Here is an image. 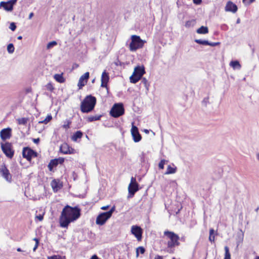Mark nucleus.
Returning a JSON list of instances; mask_svg holds the SVG:
<instances>
[{"mask_svg":"<svg viewBox=\"0 0 259 259\" xmlns=\"http://www.w3.org/2000/svg\"><path fill=\"white\" fill-rule=\"evenodd\" d=\"M9 28L13 31H15L16 29V25L14 22L11 23Z\"/></svg>","mask_w":259,"mask_h":259,"instance_id":"42","label":"nucleus"},{"mask_svg":"<svg viewBox=\"0 0 259 259\" xmlns=\"http://www.w3.org/2000/svg\"><path fill=\"white\" fill-rule=\"evenodd\" d=\"M166 161L164 159H162L160 161V162L159 163V164H158V166L160 169L164 168V165Z\"/></svg>","mask_w":259,"mask_h":259,"instance_id":"38","label":"nucleus"},{"mask_svg":"<svg viewBox=\"0 0 259 259\" xmlns=\"http://www.w3.org/2000/svg\"><path fill=\"white\" fill-rule=\"evenodd\" d=\"M109 79V77L108 73L104 71L102 74L101 86L103 88H107Z\"/></svg>","mask_w":259,"mask_h":259,"instance_id":"17","label":"nucleus"},{"mask_svg":"<svg viewBox=\"0 0 259 259\" xmlns=\"http://www.w3.org/2000/svg\"><path fill=\"white\" fill-rule=\"evenodd\" d=\"M57 160L56 159H52L51 160L48 164V168L50 171H52L54 167H56L58 165Z\"/></svg>","mask_w":259,"mask_h":259,"instance_id":"26","label":"nucleus"},{"mask_svg":"<svg viewBox=\"0 0 259 259\" xmlns=\"http://www.w3.org/2000/svg\"><path fill=\"white\" fill-rule=\"evenodd\" d=\"M196 32L198 34H205L208 32V29L206 26H202L197 29Z\"/></svg>","mask_w":259,"mask_h":259,"instance_id":"22","label":"nucleus"},{"mask_svg":"<svg viewBox=\"0 0 259 259\" xmlns=\"http://www.w3.org/2000/svg\"><path fill=\"white\" fill-rule=\"evenodd\" d=\"M90 77V73L89 72H85L83 75H81L79 78L78 87L79 89L82 88L87 83Z\"/></svg>","mask_w":259,"mask_h":259,"instance_id":"14","label":"nucleus"},{"mask_svg":"<svg viewBox=\"0 0 259 259\" xmlns=\"http://www.w3.org/2000/svg\"><path fill=\"white\" fill-rule=\"evenodd\" d=\"M1 149L8 158H12L14 154V151L12 149L11 143L9 142L1 143Z\"/></svg>","mask_w":259,"mask_h":259,"instance_id":"6","label":"nucleus"},{"mask_svg":"<svg viewBox=\"0 0 259 259\" xmlns=\"http://www.w3.org/2000/svg\"><path fill=\"white\" fill-rule=\"evenodd\" d=\"M54 79L59 83H63L65 81V79L63 77V74H56L54 76Z\"/></svg>","mask_w":259,"mask_h":259,"instance_id":"23","label":"nucleus"},{"mask_svg":"<svg viewBox=\"0 0 259 259\" xmlns=\"http://www.w3.org/2000/svg\"><path fill=\"white\" fill-rule=\"evenodd\" d=\"M38 244H35V246H34V247L33 248V251H35V249L37 248Z\"/></svg>","mask_w":259,"mask_h":259,"instance_id":"59","label":"nucleus"},{"mask_svg":"<svg viewBox=\"0 0 259 259\" xmlns=\"http://www.w3.org/2000/svg\"><path fill=\"white\" fill-rule=\"evenodd\" d=\"M28 120V118H20L17 119V122L20 125H25L27 123Z\"/></svg>","mask_w":259,"mask_h":259,"instance_id":"28","label":"nucleus"},{"mask_svg":"<svg viewBox=\"0 0 259 259\" xmlns=\"http://www.w3.org/2000/svg\"><path fill=\"white\" fill-rule=\"evenodd\" d=\"M22 156L28 161H30L32 157H37V153L30 148L26 147L23 149Z\"/></svg>","mask_w":259,"mask_h":259,"instance_id":"8","label":"nucleus"},{"mask_svg":"<svg viewBox=\"0 0 259 259\" xmlns=\"http://www.w3.org/2000/svg\"><path fill=\"white\" fill-rule=\"evenodd\" d=\"M51 185L52 187V188L54 192H57L58 190V189L60 188V187L58 186V183L56 181V180H53L51 183Z\"/></svg>","mask_w":259,"mask_h":259,"instance_id":"31","label":"nucleus"},{"mask_svg":"<svg viewBox=\"0 0 259 259\" xmlns=\"http://www.w3.org/2000/svg\"><path fill=\"white\" fill-rule=\"evenodd\" d=\"M255 0H242L243 4L246 6H248L252 3Z\"/></svg>","mask_w":259,"mask_h":259,"instance_id":"44","label":"nucleus"},{"mask_svg":"<svg viewBox=\"0 0 259 259\" xmlns=\"http://www.w3.org/2000/svg\"><path fill=\"white\" fill-rule=\"evenodd\" d=\"M191 22L192 21H187L186 23L185 26L186 27H189L190 26Z\"/></svg>","mask_w":259,"mask_h":259,"instance_id":"55","label":"nucleus"},{"mask_svg":"<svg viewBox=\"0 0 259 259\" xmlns=\"http://www.w3.org/2000/svg\"><path fill=\"white\" fill-rule=\"evenodd\" d=\"M131 134L135 142H139L141 141L142 137L139 133L138 128L134 125V123H132Z\"/></svg>","mask_w":259,"mask_h":259,"instance_id":"10","label":"nucleus"},{"mask_svg":"<svg viewBox=\"0 0 259 259\" xmlns=\"http://www.w3.org/2000/svg\"><path fill=\"white\" fill-rule=\"evenodd\" d=\"M11 136L12 129L10 127L4 128L0 132V137L3 141L9 139Z\"/></svg>","mask_w":259,"mask_h":259,"instance_id":"11","label":"nucleus"},{"mask_svg":"<svg viewBox=\"0 0 259 259\" xmlns=\"http://www.w3.org/2000/svg\"><path fill=\"white\" fill-rule=\"evenodd\" d=\"M193 1L196 5H200L202 2V0H193Z\"/></svg>","mask_w":259,"mask_h":259,"instance_id":"50","label":"nucleus"},{"mask_svg":"<svg viewBox=\"0 0 259 259\" xmlns=\"http://www.w3.org/2000/svg\"><path fill=\"white\" fill-rule=\"evenodd\" d=\"M225 257L224 259H231V254L229 252V248L227 246L225 247Z\"/></svg>","mask_w":259,"mask_h":259,"instance_id":"30","label":"nucleus"},{"mask_svg":"<svg viewBox=\"0 0 259 259\" xmlns=\"http://www.w3.org/2000/svg\"><path fill=\"white\" fill-rule=\"evenodd\" d=\"M91 259H100V258L97 255L94 254L91 257Z\"/></svg>","mask_w":259,"mask_h":259,"instance_id":"54","label":"nucleus"},{"mask_svg":"<svg viewBox=\"0 0 259 259\" xmlns=\"http://www.w3.org/2000/svg\"><path fill=\"white\" fill-rule=\"evenodd\" d=\"M256 159L259 161V153L256 154Z\"/></svg>","mask_w":259,"mask_h":259,"instance_id":"61","label":"nucleus"},{"mask_svg":"<svg viewBox=\"0 0 259 259\" xmlns=\"http://www.w3.org/2000/svg\"><path fill=\"white\" fill-rule=\"evenodd\" d=\"M131 232L133 235L137 238L138 241H140L142 239V230L141 228L137 226L132 227Z\"/></svg>","mask_w":259,"mask_h":259,"instance_id":"12","label":"nucleus"},{"mask_svg":"<svg viewBox=\"0 0 259 259\" xmlns=\"http://www.w3.org/2000/svg\"><path fill=\"white\" fill-rule=\"evenodd\" d=\"M1 7H3L5 10L8 11H11L13 9V7H12V5L8 3V2H1L0 3V8Z\"/></svg>","mask_w":259,"mask_h":259,"instance_id":"19","label":"nucleus"},{"mask_svg":"<svg viewBox=\"0 0 259 259\" xmlns=\"http://www.w3.org/2000/svg\"><path fill=\"white\" fill-rule=\"evenodd\" d=\"M141 79H142V81H141L142 83H143L145 85V88L147 90H148L149 84L148 83L147 80L145 78H142V77Z\"/></svg>","mask_w":259,"mask_h":259,"instance_id":"37","label":"nucleus"},{"mask_svg":"<svg viewBox=\"0 0 259 259\" xmlns=\"http://www.w3.org/2000/svg\"><path fill=\"white\" fill-rule=\"evenodd\" d=\"M66 123L64 124L63 125V127L65 129H68L70 127V124L71 123V122L70 120H68L66 121Z\"/></svg>","mask_w":259,"mask_h":259,"instance_id":"45","label":"nucleus"},{"mask_svg":"<svg viewBox=\"0 0 259 259\" xmlns=\"http://www.w3.org/2000/svg\"><path fill=\"white\" fill-rule=\"evenodd\" d=\"M215 238L214 230L213 229H211L209 230V240L210 242H214Z\"/></svg>","mask_w":259,"mask_h":259,"instance_id":"29","label":"nucleus"},{"mask_svg":"<svg viewBox=\"0 0 259 259\" xmlns=\"http://www.w3.org/2000/svg\"><path fill=\"white\" fill-rule=\"evenodd\" d=\"M139 190V184L136 181L135 178L132 177L131 180V183L128 187V197H132L135 193Z\"/></svg>","mask_w":259,"mask_h":259,"instance_id":"7","label":"nucleus"},{"mask_svg":"<svg viewBox=\"0 0 259 259\" xmlns=\"http://www.w3.org/2000/svg\"><path fill=\"white\" fill-rule=\"evenodd\" d=\"M164 235L170 239L171 243H178L179 236L173 232L165 231Z\"/></svg>","mask_w":259,"mask_h":259,"instance_id":"13","label":"nucleus"},{"mask_svg":"<svg viewBox=\"0 0 259 259\" xmlns=\"http://www.w3.org/2000/svg\"><path fill=\"white\" fill-rule=\"evenodd\" d=\"M46 88L48 90L50 91H53L54 89L53 84L51 83H49L46 85Z\"/></svg>","mask_w":259,"mask_h":259,"instance_id":"40","label":"nucleus"},{"mask_svg":"<svg viewBox=\"0 0 259 259\" xmlns=\"http://www.w3.org/2000/svg\"><path fill=\"white\" fill-rule=\"evenodd\" d=\"M179 240H180L182 242H185V237H182L181 238L179 237Z\"/></svg>","mask_w":259,"mask_h":259,"instance_id":"57","label":"nucleus"},{"mask_svg":"<svg viewBox=\"0 0 259 259\" xmlns=\"http://www.w3.org/2000/svg\"><path fill=\"white\" fill-rule=\"evenodd\" d=\"M238 10L237 6L231 1H229L225 7V11L235 13Z\"/></svg>","mask_w":259,"mask_h":259,"instance_id":"16","label":"nucleus"},{"mask_svg":"<svg viewBox=\"0 0 259 259\" xmlns=\"http://www.w3.org/2000/svg\"><path fill=\"white\" fill-rule=\"evenodd\" d=\"M17 0H10L8 1V3H9L10 5H12V7H13L14 5L16 4Z\"/></svg>","mask_w":259,"mask_h":259,"instance_id":"49","label":"nucleus"},{"mask_svg":"<svg viewBox=\"0 0 259 259\" xmlns=\"http://www.w3.org/2000/svg\"><path fill=\"white\" fill-rule=\"evenodd\" d=\"M220 44V42H209V44H207V45L211 46V47H215L218 45H219Z\"/></svg>","mask_w":259,"mask_h":259,"instance_id":"47","label":"nucleus"},{"mask_svg":"<svg viewBox=\"0 0 259 259\" xmlns=\"http://www.w3.org/2000/svg\"><path fill=\"white\" fill-rule=\"evenodd\" d=\"M124 113V109L122 103H116L110 110V115L115 118L122 115Z\"/></svg>","mask_w":259,"mask_h":259,"instance_id":"5","label":"nucleus"},{"mask_svg":"<svg viewBox=\"0 0 259 259\" xmlns=\"http://www.w3.org/2000/svg\"><path fill=\"white\" fill-rule=\"evenodd\" d=\"M176 170H177V167L176 166L171 167L170 165H169L167 166V170L165 172V175H169V174H175L176 172Z\"/></svg>","mask_w":259,"mask_h":259,"instance_id":"25","label":"nucleus"},{"mask_svg":"<svg viewBox=\"0 0 259 259\" xmlns=\"http://www.w3.org/2000/svg\"><path fill=\"white\" fill-rule=\"evenodd\" d=\"M83 135V133L80 131L76 132L72 136L71 139L73 141H77L78 139H80Z\"/></svg>","mask_w":259,"mask_h":259,"instance_id":"20","label":"nucleus"},{"mask_svg":"<svg viewBox=\"0 0 259 259\" xmlns=\"http://www.w3.org/2000/svg\"><path fill=\"white\" fill-rule=\"evenodd\" d=\"M96 101V98L91 95L86 96L81 103V111L83 113L90 112L94 109Z\"/></svg>","mask_w":259,"mask_h":259,"instance_id":"2","label":"nucleus"},{"mask_svg":"<svg viewBox=\"0 0 259 259\" xmlns=\"http://www.w3.org/2000/svg\"><path fill=\"white\" fill-rule=\"evenodd\" d=\"M0 174L7 182H11L12 180V175L5 163L0 165Z\"/></svg>","mask_w":259,"mask_h":259,"instance_id":"9","label":"nucleus"},{"mask_svg":"<svg viewBox=\"0 0 259 259\" xmlns=\"http://www.w3.org/2000/svg\"><path fill=\"white\" fill-rule=\"evenodd\" d=\"M56 160H57V162L58 164H59V163L62 164L64 161V158H62V157L57 158V159H56Z\"/></svg>","mask_w":259,"mask_h":259,"instance_id":"46","label":"nucleus"},{"mask_svg":"<svg viewBox=\"0 0 259 259\" xmlns=\"http://www.w3.org/2000/svg\"><path fill=\"white\" fill-rule=\"evenodd\" d=\"M102 117L101 115H95V116H90L88 118V121L89 122H92L96 120H99Z\"/></svg>","mask_w":259,"mask_h":259,"instance_id":"27","label":"nucleus"},{"mask_svg":"<svg viewBox=\"0 0 259 259\" xmlns=\"http://www.w3.org/2000/svg\"><path fill=\"white\" fill-rule=\"evenodd\" d=\"M195 42L196 43L202 45H207V44H209V41L208 40H202V39H196L195 40Z\"/></svg>","mask_w":259,"mask_h":259,"instance_id":"35","label":"nucleus"},{"mask_svg":"<svg viewBox=\"0 0 259 259\" xmlns=\"http://www.w3.org/2000/svg\"><path fill=\"white\" fill-rule=\"evenodd\" d=\"M230 65L234 69H240L241 68V65L240 64L239 61L237 60L231 61L230 63Z\"/></svg>","mask_w":259,"mask_h":259,"instance_id":"24","label":"nucleus"},{"mask_svg":"<svg viewBox=\"0 0 259 259\" xmlns=\"http://www.w3.org/2000/svg\"><path fill=\"white\" fill-rule=\"evenodd\" d=\"M39 138H37V139H33V142L35 143V144H38L39 142Z\"/></svg>","mask_w":259,"mask_h":259,"instance_id":"52","label":"nucleus"},{"mask_svg":"<svg viewBox=\"0 0 259 259\" xmlns=\"http://www.w3.org/2000/svg\"><path fill=\"white\" fill-rule=\"evenodd\" d=\"M48 259H65V257H62L60 255H54L52 256H49Z\"/></svg>","mask_w":259,"mask_h":259,"instance_id":"39","label":"nucleus"},{"mask_svg":"<svg viewBox=\"0 0 259 259\" xmlns=\"http://www.w3.org/2000/svg\"><path fill=\"white\" fill-rule=\"evenodd\" d=\"M240 23V19L239 18L237 19V21H236V23L237 24H239Z\"/></svg>","mask_w":259,"mask_h":259,"instance_id":"60","label":"nucleus"},{"mask_svg":"<svg viewBox=\"0 0 259 259\" xmlns=\"http://www.w3.org/2000/svg\"><path fill=\"white\" fill-rule=\"evenodd\" d=\"M144 132H145V133H146V134H148V133H149V131H148V130H147V129H145V130H144Z\"/></svg>","mask_w":259,"mask_h":259,"instance_id":"62","label":"nucleus"},{"mask_svg":"<svg viewBox=\"0 0 259 259\" xmlns=\"http://www.w3.org/2000/svg\"><path fill=\"white\" fill-rule=\"evenodd\" d=\"M15 50L14 46L13 44H9L7 46V51L9 53L12 54Z\"/></svg>","mask_w":259,"mask_h":259,"instance_id":"32","label":"nucleus"},{"mask_svg":"<svg viewBox=\"0 0 259 259\" xmlns=\"http://www.w3.org/2000/svg\"><path fill=\"white\" fill-rule=\"evenodd\" d=\"M34 240H35V241L36 243H39V240H38V239H37V238H34Z\"/></svg>","mask_w":259,"mask_h":259,"instance_id":"64","label":"nucleus"},{"mask_svg":"<svg viewBox=\"0 0 259 259\" xmlns=\"http://www.w3.org/2000/svg\"><path fill=\"white\" fill-rule=\"evenodd\" d=\"M208 102H209V98L206 97V98H204L203 99V100H202V104L203 106L206 107L207 106V104L208 103Z\"/></svg>","mask_w":259,"mask_h":259,"instance_id":"43","label":"nucleus"},{"mask_svg":"<svg viewBox=\"0 0 259 259\" xmlns=\"http://www.w3.org/2000/svg\"><path fill=\"white\" fill-rule=\"evenodd\" d=\"M145 251V249L144 247L142 246H140L137 248L136 250V254L137 256H138L139 255V253L143 254Z\"/></svg>","mask_w":259,"mask_h":259,"instance_id":"34","label":"nucleus"},{"mask_svg":"<svg viewBox=\"0 0 259 259\" xmlns=\"http://www.w3.org/2000/svg\"><path fill=\"white\" fill-rule=\"evenodd\" d=\"M33 15H34L33 13H32V12L30 13L29 15L28 19H31L32 18V17L33 16Z\"/></svg>","mask_w":259,"mask_h":259,"instance_id":"56","label":"nucleus"},{"mask_svg":"<svg viewBox=\"0 0 259 259\" xmlns=\"http://www.w3.org/2000/svg\"><path fill=\"white\" fill-rule=\"evenodd\" d=\"M109 205H106V206H102L101 207V209L102 210H106L109 208Z\"/></svg>","mask_w":259,"mask_h":259,"instance_id":"53","label":"nucleus"},{"mask_svg":"<svg viewBox=\"0 0 259 259\" xmlns=\"http://www.w3.org/2000/svg\"><path fill=\"white\" fill-rule=\"evenodd\" d=\"M141 77H140L139 76L134 73H133L132 75L130 77L131 82L133 83H137L139 80L141 79Z\"/></svg>","mask_w":259,"mask_h":259,"instance_id":"21","label":"nucleus"},{"mask_svg":"<svg viewBox=\"0 0 259 259\" xmlns=\"http://www.w3.org/2000/svg\"><path fill=\"white\" fill-rule=\"evenodd\" d=\"M81 209L78 206L71 207L66 205L61 212L60 218V225L62 228H67L69 224L80 218Z\"/></svg>","mask_w":259,"mask_h":259,"instance_id":"1","label":"nucleus"},{"mask_svg":"<svg viewBox=\"0 0 259 259\" xmlns=\"http://www.w3.org/2000/svg\"><path fill=\"white\" fill-rule=\"evenodd\" d=\"M179 244H168V246L167 247V251L169 252H173V251L169 250H171V248H173L175 245H179Z\"/></svg>","mask_w":259,"mask_h":259,"instance_id":"41","label":"nucleus"},{"mask_svg":"<svg viewBox=\"0 0 259 259\" xmlns=\"http://www.w3.org/2000/svg\"><path fill=\"white\" fill-rule=\"evenodd\" d=\"M146 41L142 39L139 36L133 35L131 36V42L129 45L130 50L135 52L139 49L143 48Z\"/></svg>","mask_w":259,"mask_h":259,"instance_id":"3","label":"nucleus"},{"mask_svg":"<svg viewBox=\"0 0 259 259\" xmlns=\"http://www.w3.org/2000/svg\"><path fill=\"white\" fill-rule=\"evenodd\" d=\"M17 39H19V40L22 39V36L20 35V36H18Z\"/></svg>","mask_w":259,"mask_h":259,"instance_id":"63","label":"nucleus"},{"mask_svg":"<svg viewBox=\"0 0 259 259\" xmlns=\"http://www.w3.org/2000/svg\"><path fill=\"white\" fill-rule=\"evenodd\" d=\"M238 235L239 236V241L238 242H240L242 241L243 240V234L242 233L240 232L238 234Z\"/></svg>","mask_w":259,"mask_h":259,"instance_id":"48","label":"nucleus"},{"mask_svg":"<svg viewBox=\"0 0 259 259\" xmlns=\"http://www.w3.org/2000/svg\"><path fill=\"white\" fill-rule=\"evenodd\" d=\"M133 73L142 77L143 74L145 73V68L143 66H138L135 68Z\"/></svg>","mask_w":259,"mask_h":259,"instance_id":"18","label":"nucleus"},{"mask_svg":"<svg viewBox=\"0 0 259 259\" xmlns=\"http://www.w3.org/2000/svg\"><path fill=\"white\" fill-rule=\"evenodd\" d=\"M154 259H163V257L161 256L158 255L155 257Z\"/></svg>","mask_w":259,"mask_h":259,"instance_id":"58","label":"nucleus"},{"mask_svg":"<svg viewBox=\"0 0 259 259\" xmlns=\"http://www.w3.org/2000/svg\"><path fill=\"white\" fill-rule=\"evenodd\" d=\"M115 210V207L113 206L109 211L100 213L96 218V224L101 226L103 225L111 218Z\"/></svg>","mask_w":259,"mask_h":259,"instance_id":"4","label":"nucleus"},{"mask_svg":"<svg viewBox=\"0 0 259 259\" xmlns=\"http://www.w3.org/2000/svg\"><path fill=\"white\" fill-rule=\"evenodd\" d=\"M57 43L56 41H52L49 42L47 45V48L48 49H50L55 46L57 45Z\"/></svg>","mask_w":259,"mask_h":259,"instance_id":"36","label":"nucleus"},{"mask_svg":"<svg viewBox=\"0 0 259 259\" xmlns=\"http://www.w3.org/2000/svg\"><path fill=\"white\" fill-rule=\"evenodd\" d=\"M60 151L64 154H68L73 153L74 150L70 147L67 144L64 143L60 146Z\"/></svg>","mask_w":259,"mask_h":259,"instance_id":"15","label":"nucleus"},{"mask_svg":"<svg viewBox=\"0 0 259 259\" xmlns=\"http://www.w3.org/2000/svg\"><path fill=\"white\" fill-rule=\"evenodd\" d=\"M52 119V117L51 116V115H48L46 117V118L42 120V121H39V123H45V124H47L48 123L51 119Z\"/></svg>","mask_w":259,"mask_h":259,"instance_id":"33","label":"nucleus"},{"mask_svg":"<svg viewBox=\"0 0 259 259\" xmlns=\"http://www.w3.org/2000/svg\"><path fill=\"white\" fill-rule=\"evenodd\" d=\"M36 218L40 221H42L43 220V215L39 214L38 215H37Z\"/></svg>","mask_w":259,"mask_h":259,"instance_id":"51","label":"nucleus"}]
</instances>
